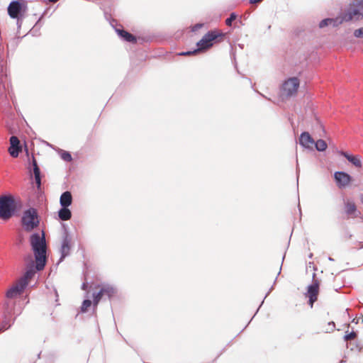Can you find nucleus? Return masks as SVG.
Instances as JSON below:
<instances>
[{
	"label": "nucleus",
	"instance_id": "39448f33",
	"mask_svg": "<svg viewBox=\"0 0 363 363\" xmlns=\"http://www.w3.org/2000/svg\"><path fill=\"white\" fill-rule=\"evenodd\" d=\"M363 17V0H353L350 4L343 20L349 21L352 19L359 20Z\"/></svg>",
	"mask_w": 363,
	"mask_h": 363
},
{
	"label": "nucleus",
	"instance_id": "c85d7f7f",
	"mask_svg": "<svg viewBox=\"0 0 363 363\" xmlns=\"http://www.w3.org/2000/svg\"><path fill=\"white\" fill-rule=\"evenodd\" d=\"M354 35L356 38H363V27L355 30L354 32Z\"/></svg>",
	"mask_w": 363,
	"mask_h": 363
},
{
	"label": "nucleus",
	"instance_id": "f03ea898",
	"mask_svg": "<svg viewBox=\"0 0 363 363\" xmlns=\"http://www.w3.org/2000/svg\"><path fill=\"white\" fill-rule=\"evenodd\" d=\"M23 204L19 199H15L11 195L0 196V218L9 220L17 211L21 208Z\"/></svg>",
	"mask_w": 363,
	"mask_h": 363
},
{
	"label": "nucleus",
	"instance_id": "a878e982",
	"mask_svg": "<svg viewBox=\"0 0 363 363\" xmlns=\"http://www.w3.org/2000/svg\"><path fill=\"white\" fill-rule=\"evenodd\" d=\"M237 18V15L235 13H231L230 16L225 20V24L228 26H230L232 25L233 21H234Z\"/></svg>",
	"mask_w": 363,
	"mask_h": 363
},
{
	"label": "nucleus",
	"instance_id": "4468645a",
	"mask_svg": "<svg viewBox=\"0 0 363 363\" xmlns=\"http://www.w3.org/2000/svg\"><path fill=\"white\" fill-rule=\"evenodd\" d=\"M25 283L22 284L19 281L14 286L11 287L6 294L8 298H13L20 295L25 289Z\"/></svg>",
	"mask_w": 363,
	"mask_h": 363
},
{
	"label": "nucleus",
	"instance_id": "2f4dec72",
	"mask_svg": "<svg viewBox=\"0 0 363 363\" xmlns=\"http://www.w3.org/2000/svg\"><path fill=\"white\" fill-rule=\"evenodd\" d=\"M203 24L201 23H197L196 25L194 26L193 28H192V30L193 31H196L198 30L199 28H201L202 27Z\"/></svg>",
	"mask_w": 363,
	"mask_h": 363
},
{
	"label": "nucleus",
	"instance_id": "c9c22d12",
	"mask_svg": "<svg viewBox=\"0 0 363 363\" xmlns=\"http://www.w3.org/2000/svg\"><path fill=\"white\" fill-rule=\"evenodd\" d=\"M272 289V287L269 289V291L267 292V294H266L264 298L269 295V294L270 293Z\"/></svg>",
	"mask_w": 363,
	"mask_h": 363
},
{
	"label": "nucleus",
	"instance_id": "e433bc0d",
	"mask_svg": "<svg viewBox=\"0 0 363 363\" xmlns=\"http://www.w3.org/2000/svg\"><path fill=\"white\" fill-rule=\"evenodd\" d=\"M48 1L52 3H55V2L58 1L59 0H48Z\"/></svg>",
	"mask_w": 363,
	"mask_h": 363
},
{
	"label": "nucleus",
	"instance_id": "9d476101",
	"mask_svg": "<svg viewBox=\"0 0 363 363\" xmlns=\"http://www.w3.org/2000/svg\"><path fill=\"white\" fill-rule=\"evenodd\" d=\"M71 250V238L69 236L67 233H65L63 237L62 245L60 247V258L59 262H61L64 259L70 254Z\"/></svg>",
	"mask_w": 363,
	"mask_h": 363
},
{
	"label": "nucleus",
	"instance_id": "72a5a7b5",
	"mask_svg": "<svg viewBox=\"0 0 363 363\" xmlns=\"http://www.w3.org/2000/svg\"><path fill=\"white\" fill-rule=\"evenodd\" d=\"M262 0H250V4H257V3H259L260 1H262Z\"/></svg>",
	"mask_w": 363,
	"mask_h": 363
},
{
	"label": "nucleus",
	"instance_id": "f257e3e1",
	"mask_svg": "<svg viewBox=\"0 0 363 363\" xmlns=\"http://www.w3.org/2000/svg\"><path fill=\"white\" fill-rule=\"evenodd\" d=\"M30 242L35 257V265L33 262L28 265L23 277L19 280L22 284L25 283L26 287L28 281L36 272L43 270L47 263V245L44 233L41 236L37 233L32 234L30 237Z\"/></svg>",
	"mask_w": 363,
	"mask_h": 363
},
{
	"label": "nucleus",
	"instance_id": "2eb2a0df",
	"mask_svg": "<svg viewBox=\"0 0 363 363\" xmlns=\"http://www.w3.org/2000/svg\"><path fill=\"white\" fill-rule=\"evenodd\" d=\"M31 165L33 167V173L34 175L36 186H37L38 189H40V188H41V172H40V167L37 163V161L33 155L32 156Z\"/></svg>",
	"mask_w": 363,
	"mask_h": 363
},
{
	"label": "nucleus",
	"instance_id": "ea45409f",
	"mask_svg": "<svg viewBox=\"0 0 363 363\" xmlns=\"http://www.w3.org/2000/svg\"><path fill=\"white\" fill-rule=\"evenodd\" d=\"M362 307H363V306H362Z\"/></svg>",
	"mask_w": 363,
	"mask_h": 363
},
{
	"label": "nucleus",
	"instance_id": "7ed1b4c3",
	"mask_svg": "<svg viewBox=\"0 0 363 363\" xmlns=\"http://www.w3.org/2000/svg\"><path fill=\"white\" fill-rule=\"evenodd\" d=\"M224 35L223 33H220L217 30H209L197 43V49L193 51L182 52L179 53V55H191L200 51L206 50L213 46V41L220 42L223 39Z\"/></svg>",
	"mask_w": 363,
	"mask_h": 363
},
{
	"label": "nucleus",
	"instance_id": "412c9836",
	"mask_svg": "<svg viewBox=\"0 0 363 363\" xmlns=\"http://www.w3.org/2000/svg\"><path fill=\"white\" fill-rule=\"evenodd\" d=\"M58 216L62 220H68L72 217V213L68 207H62L58 211Z\"/></svg>",
	"mask_w": 363,
	"mask_h": 363
},
{
	"label": "nucleus",
	"instance_id": "bb28decb",
	"mask_svg": "<svg viewBox=\"0 0 363 363\" xmlns=\"http://www.w3.org/2000/svg\"><path fill=\"white\" fill-rule=\"evenodd\" d=\"M103 296V294H100V291L98 293L94 294L93 300L94 306H96Z\"/></svg>",
	"mask_w": 363,
	"mask_h": 363
},
{
	"label": "nucleus",
	"instance_id": "9b49d317",
	"mask_svg": "<svg viewBox=\"0 0 363 363\" xmlns=\"http://www.w3.org/2000/svg\"><path fill=\"white\" fill-rule=\"evenodd\" d=\"M334 178L339 188H345L352 181V177L345 172H336Z\"/></svg>",
	"mask_w": 363,
	"mask_h": 363
},
{
	"label": "nucleus",
	"instance_id": "58836bf2",
	"mask_svg": "<svg viewBox=\"0 0 363 363\" xmlns=\"http://www.w3.org/2000/svg\"><path fill=\"white\" fill-rule=\"evenodd\" d=\"M343 362H345V361L342 360L340 363H343Z\"/></svg>",
	"mask_w": 363,
	"mask_h": 363
},
{
	"label": "nucleus",
	"instance_id": "aec40b11",
	"mask_svg": "<svg viewBox=\"0 0 363 363\" xmlns=\"http://www.w3.org/2000/svg\"><path fill=\"white\" fill-rule=\"evenodd\" d=\"M343 18L342 19H340V18H325L323 20H322L320 23H319V28H323L328 25H333V26H336L340 23H342V22L343 21Z\"/></svg>",
	"mask_w": 363,
	"mask_h": 363
},
{
	"label": "nucleus",
	"instance_id": "c756f323",
	"mask_svg": "<svg viewBox=\"0 0 363 363\" xmlns=\"http://www.w3.org/2000/svg\"><path fill=\"white\" fill-rule=\"evenodd\" d=\"M23 16H20V17L16 18L18 28L21 27L22 22H23Z\"/></svg>",
	"mask_w": 363,
	"mask_h": 363
},
{
	"label": "nucleus",
	"instance_id": "6e6552de",
	"mask_svg": "<svg viewBox=\"0 0 363 363\" xmlns=\"http://www.w3.org/2000/svg\"><path fill=\"white\" fill-rule=\"evenodd\" d=\"M12 308L13 304L10 301L6 302L4 305V320L0 323V333L9 329L13 323V321L11 322Z\"/></svg>",
	"mask_w": 363,
	"mask_h": 363
},
{
	"label": "nucleus",
	"instance_id": "6ab92c4d",
	"mask_svg": "<svg viewBox=\"0 0 363 363\" xmlns=\"http://www.w3.org/2000/svg\"><path fill=\"white\" fill-rule=\"evenodd\" d=\"M60 202L62 207H69L72 202V194L68 191L63 192L60 196Z\"/></svg>",
	"mask_w": 363,
	"mask_h": 363
},
{
	"label": "nucleus",
	"instance_id": "a211bd4d",
	"mask_svg": "<svg viewBox=\"0 0 363 363\" xmlns=\"http://www.w3.org/2000/svg\"><path fill=\"white\" fill-rule=\"evenodd\" d=\"M116 293V288L109 284L103 285L100 289V294H102L104 296H107L109 299L111 298Z\"/></svg>",
	"mask_w": 363,
	"mask_h": 363
},
{
	"label": "nucleus",
	"instance_id": "0eeeda50",
	"mask_svg": "<svg viewBox=\"0 0 363 363\" xmlns=\"http://www.w3.org/2000/svg\"><path fill=\"white\" fill-rule=\"evenodd\" d=\"M299 87V80L297 77H291L282 85L281 93L283 96H291L294 95Z\"/></svg>",
	"mask_w": 363,
	"mask_h": 363
},
{
	"label": "nucleus",
	"instance_id": "5701e85b",
	"mask_svg": "<svg viewBox=\"0 0 363 363\" xmlns=\"http://www.w3.org/2000/svg\"><path fill=\"white\" fill-rule=\"evenodd\" d=\"M315 149L319 152L325 151L328 147L326 142L323 139H319L316 142L314 141Z\"/></svg>",
	"mask_w": 363,
	"mask_h": 363
},
{
	"label": "nucleus",
	"instance_id": "20e7f679",
	"mask_svg": "<svg viewBox=\"0 0 363 363\" xmlns=\"http://www.w3.org/2000/svg\"><path fill=\"white\" fill-rule=\"evenodd\" d=\"M39 223L38 212L35 208H29L23 212L21 223L26 231H32L38 226Z\"/></svg>",
	"mask_w": 363,
	"mask_h": 363
},
{
	"label": "nucleus",
	"instance_id": "f704fd0d",
	"mask_svg": "<svg viewBox=\"0 0 363 363\" xmlns=\"http://www.w3.org/2000/svg\"><path fill=\"white\" fill-rule=\"evenodd\" d=\"M86 284L85 283H83L82 286V289L84 290V289H86Z\"/></svg>",
	"mask_w": 363,
	"mask_h": 363
},
{
	"label": "nucleus",
	"instance_id": "ddd939ff",
	"mask_svg": "<svg viewBox=\"0 0 363 363\" xmlns=\"http://www.w3.org/2000/svg\"><path fill=\"white\" fill-rule=\"evenodd\" d=\"M9 140L10 147L9 148V152L12 157H17L19 152L21 151L20 140L14 135L11 136Z\"/></svg>",
	"mask_w": 363,
	"mask_h": 363
},
{
	"label": "nucleus",
	"instance_id": "4be33fe9",
	"mask_svg": "<svg viewBox=\"0 0 363 363\" xmlns=\"http://www.w3.org/2000/svg\"><path fill=\"white\" fill-rule=\"evenodd\" d=\"M345 212L349 216L354 217L357 216L356 206L353 202L347 201L345 203Z\"/></svg>",
	"mask_w": 363,
	"mask_h": 363
},
{
	"label": "nucleus",
	"instance_id": "f3484780",
	"mask_svg": "<svg viewBox=\"0 0 363 363\" xmlns=\"http://www.w3.org/2000/svg\"><path fill=\"white\" fill-rule=\"evenodd\" d=\"M339 154L345 157L350 163H352L356 167H362V162L359 156L350 155L345 151H340Z\"/></svg>",
	"mask_w": 363,
	"mask_h": 363
},
{
	"label": "nucleus",
	"instance_id": "b1692460",
	"mask_svg": "<svg viewBox=\"0 0 363 363\" xmlns=\"http://www.w3.org/2000/svg\"><path fill=\"white\" fill-rule=\"evenodd\" d=\"M91 305V301L89 299H85L82 302V306H81V311L82 313H85L87 311V308L90 307Z\"/></svg>",
	"mask_w": 363,
	"mask_h": 363
},
{
	"label": "nucleus",
	"instance_id": "423d86ee",
	"mask_svg": "<svg viewBox=\"0 0 363 363\" xmlns=\"http://www.w3.org/2000/svg\"><path fill=\"white\" fill-rule=\"evenodd\" d=\"M26 10V4L24 1L21 2L19 0L12 1L7 8L8 14L11 18L23 16Z\"/></svg>",
	"mask_w": 363,
	"mask_h": 363
},
{
	"label": "nucleus",
	"instance_id": "7c9ffc66",
	"mask_svg": "<svg viewBox=\"0 0 363 363\" xmlns=\"http://www.w3.org/2000/svg\"><path fill=\"white\" fill-rule=\"evenodd\" d=\"M328 326H329V330L330 331H333L335 330V323L331 321L330 323H328Z\"/></svg>",
	"mask_w": 363,
	"mask_h": 363
},
{
	"label": "nucleus",
	"instance_id": "4c0bfd02",
	"mask_svg": "<svg viewBox=\"0 0 363 363\" xmlns=\"http://www.w3.org/2000/svg\"><path fill=\"white\" fill-rule=\"evenodd\" d=\"M328 259H329L330 261H334L333 258H332L331 257H328Z\"/></svg>",
	"mask_w": 363,
	"mask_h": 363
},
{
	"label": "nucleus",
	"instance_id": "cd10ccee",
	"mask_svg": "<svg viewBox=\"0 0 363 363\" xmlns=\"http://www.w3.org/2000/svg\"><path fill=\"white\" fill-rule=\"evenodd\" d=\"M356 336H357V334L354 331H352L348 334H346L345 335L344 338L346 341H347V340H354L356 337Z\"/></svg>",
	"mask_w": 363,
	"mask_h": 363
},
{
	"label": "nucleus",
	"instance_id": "393cba45",
	"mask_svg": "<svg viewBox=\"0 0 363 363\" xmlns=\"http://www.w3.org/2000/svg\"><path fill=\"white\" fill-rule=\"evenodd\" d=\"M61 158L65 162H70L72 160V155L69 152L62 150Z\"/></svg>",
	"mask_w": 363,
	"mask_h": 363
},
{
	"label": "nucleus",
	"instance_id": "1a4fd4ad",
	"mask_svg": "<svg viewBox=\"0 0 363 363\" xmlns=\"http://www.w3.org/2000/svg\"><path fill=\"white\" fill-rule=\"evenodd\" d=\"M315 277V274H313V277ZM319 293V281L318 279H313V284L308 286L307 292L306 293V296L309 298L308 303L312 308L313 303L318 299V295Z\"/></svg>",
	"mask_w": 363,
	"mask_h": 363
},
{
	"label": "nucleus",
	"instance_id": "473e14b6",
	"mask_svg": "<svg viewBox=\"0 0 363 363\" xmlns=\"http://www.w3.org/2000/svg\"><path fill=\"white\" fill-rule=\"evenodd\" d=\"M42 18H43V16L38 19V21H37V23H35V25L33 28V30H34L36 27L38 26V25L40 24V22Z\"/></svg>",
	"mask_w": 363,
	"mask_h": 363
},
{
	"label": "nucleus",
	"instance_id": "dca6fc26",
	"mask_svg": "<svg viewBox=\"0 0 363 363\" xmlns=\"http://www.w3.org/2000/svg\"><path fill=\"white\" fill-rule=\"evenodd\" d=\"M314 140L308 132H303L301 134L299 138V144L305 148L311 149V145H313Z\"/></svg>",
	"mask_w": 363,
	"mask_h": 363
},
{
	"label": "nucleus",
	"instance_id": "f8f14e48",
	"mask_svg": "<svg viewBox=\"0 0 363 363\" xmlns=\"http://www.w3.org/2000/svg\"><path fill=\"white\" fill-rule=\"evenodd\" d=\"M116 24H117V22L115 20H113L111 22V25L112 26V27L114 28L117 34L123 40H125L126 42H129V43H135L137 42V39L133 35H132L131 33H130L128 31L124 30L123 29L116 28Z\"/></svg>",
	"mask_w": 363,
	"mask_h": 363
}]
</instances>
